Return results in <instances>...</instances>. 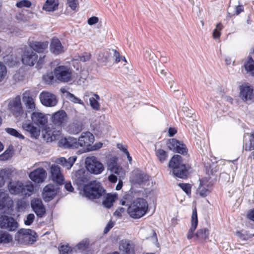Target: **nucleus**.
<instances>
[{
    "mask_svg": "<svg viewBox=\"0 0 254 254\" xmlns=\"http://www.w3.org/2000/svg\"><path fill=\"white\" fill-rule=\"evenodd\" d=\"M168 167L175 177L184 180L188 178L191 169V165L189 163H184L183 157L178 154L174 155L171 157Z\"/></svg>",
    "mask_w": 254,
    "mask_h": 254,
    "instance_id": "nucleus-1",
    "label": "nucleus"
},
{
    "mask_svg": "<svg viewBox=\"0 0 254 254\" xmlns=\"http://www.w3.org/2000/svg\"><path fill=\"white\" fill-rule=\"evenodd\" d=\"M148 203L145 199L137 197L129 203L127 208V212L131 218L139 219L148 212Z\"/></svg>",
    "mask_w": 254,
    "mask_h": 254,
    "instance_id": "nucleus-2",
    "label": "nucleus"
},
{
    "mask_svg": "<svg viewBox=\"0 0 254 254\" xmlns=\"http://www.w3.org/2000/svg\"><path fill=\"white\" fill-rule=\"evenodd\" d=\"M217 172L214 171L211 167L207 171V177H204L199 179V185L196 190V194L201 197L206 196L211 191L210 189L217 180V175L215 174Z\"/></svg>",
    "mask_w": 254,
    "mask_h": 254,
    "instance_id": "nucleus-3",
    "label": "nucleus"
},
{
    "mask_svg": "<svg viewBox=\"0 0 254 254\" xmlns=\"http://www.w3.org/2000/svg\"><path fill=\"white\" fill-rule=\"evenodd\" d=\"M105 191L101 183L97 181H91L83 186L84 195L90 199L101 198Z\"/></svg>",
    "mask_w": 254,
    "mask_h": 254,
    "instance_id": "nucleus-4",
    "label": "nucleus"
},
{
    "mask_svg": "<svg viewBox=\"0 0 254 254\" xmlns=\"http://www.w3.org/2000/svg\"><path fill=\"white\" fill-rule=\"evenodd\" d=\"M46 56H40L38 59V55L32 50H25L22 56V62L26 65L30 66L36 64V67L41 68L45 63Z\"/></svg>",
    "mask_w": 254,
    "mask_h": 254,
    "instance_id": "nucleus-5",
    "label": "nucleus"
},
{
    "mask_svg": "<svg viewBox=\"0 0 254 254\" xmlns=\"http://www.w3.org/2000/svg\"><path fill=\"white\" fill-rule=\"evenodd\" d=\"M8 188L9 192L11 194H21L24 195H30L34 190V186L31 183H29L24 185L20 181L10 182Z\"/></svg>",
    "mask_w": 254,
    "mask_h": 254,
    "instance_id": "nucleus-6",
    "label": "nucleus"
},
{
    "mask_svg": "<svg viewBox=\"0 0 254 254\" xmlns=\"http://www.w3.org/2000/svg\"><path fill=\"white\" fill-rule=\"evenodd\" d=\"M54 73L58 82H68L72 79V70L67 66H58L54 68Z\"/></svg>",
    "mask_w": 254,
    "mask_h": 254,
    "instance_id": "nucleus-7",
    "label": "nucleus"
},
{
    "mask_svg": "<svg viewBox=\"0 0 254 254\" xmlns=\"http://www.w3.org/2000/svg\"><path fill=\"white\" fill-rule=\"evenodd\" d=\"M36 233L31 229H20L15 235V239L19 244H31L36 241Z\"/></svg>",
    "mask_w": 254,
    "mask_h": 254,
    "instance_id": "nucleus-8",
    "label": "nucleus"
},
{
    "mask_svg": "<svg viewBox=\"0 0 254 254\" xmlns=\"http://www.w3.org/2000/svg\"><path fill=\"white\" fill-rule=\"evenodd\" d=\"M85 164L87 171L95 175L100 174L104 170L103 164L94 156L87 157Z\"/></svg>",
    "mask_w": 254,
    "mask_h": 254,
    "instance_id": "nucleus-9",
    "label": "nucleus"
},
{
    "mask_svg": "<svg viewBox=\"0 0 254 254\" xmlns=\"http://www.w3.org/2000/svg\"><path fill=\"white\" fill-rule=\"evenodd\" d=\"M62 128L53 126L52 127L47 126L44 129L43 137L47 142H52L55 140L61 139L63 136Z\"/></svg>",
    "mask_w": 254,
    "mask_h": 254,
    "instance_id": "nucleus-10",
    "label": "nucleus"
},
{
    "mask_svg": "<svg viewBox=\"0 0 254 254\" xmlns=\"http://www.w3.org/2000/svg\"><path fill=\"white\" fill-rule=\"evenodd\" d=\"M8 110L16 118H20L23 115L24 109L19 95L16 96L9 102Z\"/></svg>",
    "mask_w": 254,
    "mask_h": 254,
    "instance_id": "nucleus-11",
    "label": "nucleus"
},
{
    "mask_svg": "<svg viewBox=\"0 0 254 254\" xmlns=\"http://www.w3.org/2000/svg\"><path fill=\"white\" fill-rule=\"evenodd\" d=\"M13 205V200L8 194L3 190L0 189V214H8Z\"/></svg>",
    "mask_w": 254,
    "mask_h": 254,
    "instance_id": "nucleus-12",
    "label": "nucleus"
},
{
    "mask_svg": "<svg viewBox=\"0 0 254 254\" xmlns=\"http://www.w3.org/2000/svg\"><path fill=\"white\" fill-rule=\"evenodd\" d=\"M168 149L174 152L186 155L188 153V149L186 145L182 142L179 141L176 138L168 139L166 142Z\"/></svg>",
    "mask_w": 254,
    "mask_h": 254,
    "instance_id": "nucleus-13",
    "label": "nucleus"
},
{
    "mask_svg": "<svg viewBox=\"0 0 254 254\" xmlns=\"http://www.w3.org/2000/svg\"><path fill=\"white\" fill-rule=\"evenodd\" d=\"M149 180V176L138 169H134L131 173L130 182L134 185H140Z\"/></svg>",
    "mask_w": 254,
    "mask_h": 254,
    "instance_id": "nucleus-14",
    "label": "nucleus"
},
{
    "mask_svg": "<svg viewBox=\"0 0 254 254\" xmlns=\"http://www.w3.org/2000/svg\"><path fill=\"white\" fill-rule=\"evenodd\" d=\"M0 227L9 231H14L18 227V223L12 217L6 215L0 216Z\"/></svg>",
    "mask_w": 254,
    "mask_h": 254,
    "instance_id": "nucleus-15",
    "label": "nucleus"
},
{
    "mask_svg": "<svg viewBox=\"0 0 254 254\" xmlns=\"http://www.w3.org/2000/svg\"><path fill=\"white\" fill-rule=\"evenodd\" d=\"M41 104L46 107H54L58 104L56 96L48 91H43L39 95Z\"/></svg>",
    "mask_w": 254,
    "mask_h": 254,
    "instance_id": "nucleus-16",
    "label": "nucleus"
},
{
    "mask_svg": "<svg viewBox=\"0 0 254 254\" xmlns=\"http://www.w3.org/2000/svg\"><path fill=\"white\" fill-rule=\"evenodd\" d=\"M36 96L30 90H26L22 94V100L28 112H34L36 109Z\"/></svg>",
    "mask_w": 254,
    "mask_h": 254,
    "instance_id": "nucleus-17",
    "label": "nucleus"
},
{
    "mask_svg": "<svg viewBox=\"0 0 254 254\" xmlns=\"http://www.w3.org/2000/svg\"><path fill=\"white\" fill-rule=\"evenodd\" d=\"M32 122L35 125L43 130L48 126V119L47 116L43 113L34 111L31 115Z\"/></svg>",
    "mask_w": 254,
    "mask_h": 254,
    "instance_id": "nucleus-18",
    "label": "nucleus"
},
{
    "mask_svg": "<svg viewBox=\"0 0 254 254\" xmlns=\"http://www.w3.org/2000/svg\"><path fill=\"white\" fill-rule=\"evenodd\" d=\"M67 121V116L64 110H60L53 114L51 122L55 126L62 128Z\"/></svg>",
    "mask_w": 254,
    "mask_h": 254,
    "instance_id": "nucleus-19",
    "label": "nucleus"
},
{
    "mask_svg": "<svg viewBox=\"0 0 254 254\" xmlns=\"http://www.w3.org/2000/svg\"><path fill=\"white\" fill-rule=\"evenodd\" d=\"M240 97L244 101L254 100V90L252 86L245 83L240 86Z\"/></svg>",
    "mask_w": 254,
    "mask_h": 254,
    "instance_id": "nucleus-20",
    "label": "nucleus"
},
{
    "mask_svg": "<svg viewBox=\"0 0 254 254\" xmlns=\"http://www.w3.org/2000/svg\"><path fill=\"white\" fill-rule=\"evenodd\" d=\"M29 178L36 184L42 183L47 177L46 171L42 167L38 168L29 174Z\"/></svg>",
    "mask_w": 254,
    "mask_h": 254,
    "instance_id": "nucleus-21",
    "label": "nucleus"
},
{
    "mask_svg": "<svg viewBox=\"0 0 254 254\" xmlns=\"http://www.w3.org/2000/svg\"><path fill=\"white\" fill-rule=\"evenodd\" d=\"M95 140L94 136L89 131L83 132L78 138L79 147H82L88 151V148L92 144Z\"/></svg>",
    "mask_w": 254,
    "mask_h": 254,
    "instance_id": "nucleus-22",
    "label": "nucleus"
},
{
    "mask_svg": "<svg viewBox=\"0 0 254 254\" xmlns=\"http://www.w3.org/2000/svg\"><path fill=\"white\" fill-rule=\"evenodd\" d=\"M31 206L36 215L42 218L46 213V209L42 201L39 198H34L31 201Z\"/></svg>",
    "mask_w": 254,
    "mask_h": 254,
    "instance_id": "nucleus-23",
    "label": "nucleus"
},
{
    "mask_svg": "<svg viewBox=\"0 0 254 254\" xmlns=\"http://www.w3.org/2000/svg\"><path fill=\"white\" fill-rule=\"evenodd\" d=\"M50 172L52 179L54 182L59 185L63 184L64 177L62 174L61 168L58 165H52L51 167Z\"/></svg>",
    "mask_w": 254,
    "mask_h": 254,
    "instance_id": "nucleus-24",
    "label": "nucleus"
},
{
    "mask_svg": "<svg viewBox=\"0 0 254 254\" xmlns=\"http://www.w3.org/2000/svg\"><path fill=\"white\" fill-rule=\"evenodd\" d=\"M78 139L74 137L62 138L59 141L60 146L65 148H78L79 147Z\"/></svg>",
    "mask_w": 254,
    "mask_h": 254,
    "instance_id": "nucleus-25",
    "label": "nucleus"
},
{
    "mask_svg": "<svg viewBox=\"0 0 254 254\" xmlns=\"http://www.w3.org/2000/svg\"><path fill=\"white\" fill-rule=\"evenodd\" d=\"M87 174L88 172L84 168L76 171L73 177L75 182L79 186L84 185L88 180Z\"/></svg>",
    "mask_w": 254,
    "mask_h": 254,
    "instance_id": "nucleus-26",
    "label": "nucleus"
},
{
    "mask_svg": "<svg viewBox=\"0 0 254 254\" xmlns=\"http://www.w3.org/2000/svg\"><path fill=\"white\" fill-rule=\"evenodd\" d=\"M50 51L55 55H59L64 52V47L58 38L54 37L51 39Z\"/></svg>",
    "mask_w": 254,
    "mask_h": 254,
    "instance_id": "nucleus-27",
    "label": "nucleus"
},
{
    "mask_svg": "<svg viewBox=\"0 0 254 254\" xmlns=\"http://www.w3.org/2000/svg\"><path fill=\"white\" fill-rule=\"evenodd\" d=\"M118 159L116 156L110 158L107 161L108 169L114 174L119 175L122 172V168L118 163Z\"/></svg>",
    "mask_w": 254,
    "mask_h": 254,
    "instance_id": "nucleus-28",
    "label": "nucleus"
},
{
    "mask_svg": "<svg viewBox=\"0 0 254 254\" xmlns=\"http://www.w3.org/2000/svg\"><path fill=\"white\" fill-rule=\"evenodd\" d=\"M28 45L33 51L42 53L48 48L49 42L47 41L43 42L31 41L29 42Z\"/></svg>",
    "mask_w": 254,
    "mask_h": 254,
    "instance_id": "nucleus-29",
    "label": "nucleus"
},
{
    "mask_svg": "<svg viewBox=\"0 0 254 254\" xmlns=\"http://www.w3.org/2000/svg\"><path fill=\"white\" fill-rule=\"evenodd\" d=\"M119 250L123 254H135L133 244L127 240H122L119 245Z\"/></svg>",
    "mask_w": 254,
    "mask_h": 254,
    "instance_id": "nucleus-30",
    "label": "nucleus"
},
{
    "mask_svg": "<svg viewBox=\"0 0 254 254\" xmlns=\"http://www.w3.org/2000/svg\"><path fill=\"white\" fill-rule=\"evenodd\" d=\"M198 225V218L197 214V210L194 208L192 210V215L191 217V227L189 230L187 234V238L189 240L191 239L194 236V232L196 230Z\"/></svg>",
    "mask_w": 254,
    "mask_h": 254,
    "instance_id": "nucleus-31",
    "label": "nucleus"
},
{
    "mask_svg": "<svg viewBox=\"0 0 254 254\" xmlns=\"http://www.w3.org/2000/svg\"><path fill=\"white\" fill-rule=\"evenodd\" d=\"M57 195V191L53 185H48L43 189V197L45 201H50Z\"/></svg>",
    "mask_w": 254,
    "mask_h": 254,
    "instance_id": "nucleus-32",
    "label": "nucleus"
},
{
    "mask_svg": "<svg viewBox=\"0 0 254 254\" xmlns=\"http://www.w3.org/2000/svg\"><path fill=\"white\" fill-rule=\"evenodd\" d=\"M22 128L25 131L29 132L31 137L36 138L39 136L40 134V130L34 127L31 123H23Z\"/></svg>",
    "mask_w": 254,
    "mask_h": 254,
    "instance_id": "nucleus-33",
    "label": "nucleus"
},
{
    "mask_svg": "<svg viewBox=\"0 0 254 254\" xmlns=\"http://www.w3.org/2000/svg\"><path fill=\"white\" fill-rule=\"evenodd\" d=\"M89 241L83 240L76 246V248L81 252H85V254H93V251L90 249Z\"/></svg>",
    "mask_w": 254,
    "mask_h": 254,
    "instance_id": "nucleus-34",
    "label": "nucleus"
},
{
    "mask_svg": "<svg viewBox=\"0 0 254 254\" xmlns=\"http://www.w3.org/2000/svg\"><path fill=\"white\" fill-rule=\"evenodd\" d=\"M58 6L59 0H47L43 9L47 11H53L58 9Z\"/></svg>",
    "mask_w": 254,
    "mask_h": 254,
    "instance_id": "nucleus-35",
    "label": "nucleus"
},
{
    "mask_svg": "<svg viewBox=\"0 0 254 254\" xmlns=\"http://www.w3.org/2000/svg\"><path fill=\"white\" fill-rule=\"evenodd\" d=\"M196 238L200 241H205L208 238L209 230L207 228H201L198 230L194 235Z\"/></svg>",
    "mask_w": 254,
    "mask_h": 254,
    "instance_id": "nucleus-36",
    "label": "nucleus"
},
{
    "mask_svg": "<svg viewBox=\"0 0 254 254\" xmlns=\"http://www.w3.org/2000/svg\"><path fill=\"white\" fill-rule=\"evenodd\" d=\"M244 66L247 72L254 76V60L251 57H249L245 63Z\"/></svg>",
    "mask_w": 254,
    "mask_h": 254,
    "instance_id": "nucleus-37",
    "label": "nucleus"
},
{
    "mask_svg": "<svg viewBox=\"0 0 254 254\" xmlns=\"http://www.w3.org/2000/svg\"><path fill=\"white\" fill-rule=\"evenodd\" d=\"M155 155L161 163H164L167 161L168 157V154L167 151L163 149H155Z\"/></svg>",
    "mask_w": 254,
    "mask_h": 254,
    "instance_id": "nucleus-38",
    "label": "nucleus"
},
{
    "mask_svg": "<svg viewBox=\"0 0 254 254\" xmlns=\"http://www.w3.org/2000/svg\"><path fill=\"white\" fill-rule=\"evenodd\" d=\"M117 199V195L116 194H107L105 199L103 201L104 205L107 207L110 208L113 205V203L116 201Z\"/></svg>",
    "mask_w": 254,
    "mask_h": 254,
    "instance_id": "nucleus-39",
    "label": "nucleus"
},
{
    "mask_svg": "<svg viewBox=\"0 0 254 254\" xmlns=\"http://www.w3.org/2000/svg\"><path fill=\"white\" fill-rule=\"evenodd\" d=\"M11 236L6 232L0 231V244L8 243L11 241Z\"/></svg>",
    "mask_w": 254,
    "mask_h": 254,
    "instance_id": "nucleus-40",
    "label": "nucleus"
},
{
    "mask_svg": "<svg viewBox=\"0 0 254 254\" xmlns=\"http://www.w3.org/2000/svg\"><path fill=\"white\" fill-rule=\"evenodd\" d=\"M223 28V25L221 23L219 22L216 24V28L213 30L212 33V37L215 39H218L220 38V37L221 35V31Z\"/></svg>",
    "mask_w": 254,
    "mask_h": 254,
    "instance_id": "nucleus-41",
    "label": "nucleus"
},
{
    "mask_svg": "<svg viewBox=\"0 0 254 254\" xmlns=\"http://www.w3.org/2000/svg\"><path fill=\"white\" fill-rule=\"evenodd\" d=\"M43 79L47 84H51L55 81H57L55 78L54 71L47 73L46 74L44 75Z\"/></svg>",
    "mask_w": 254,
    "mask_h": 254,
    "instance_id": "nucleus-42",
    "label": "nucleus"
},
{
    "mask_svg": "<svg viewBox=\"0 0 254 254\" xmlns=\"http://www.w3.org/2000/svg\"><path fill=\"white\" fill-rule=\"evenodd\" d=\"M5 131L7 133L10 134L12 136H13L15 137L20 138V139H24V136L19 132H18L15 129L13 128H6Z\"/></svg>",
    "mask_w": 254,
    "mask_h": 254,
    "instance_id": "nucleus-43",
    "label": "nucleus"
},
{
    "mask_svg": "<svg viewBox=\"0 0 254 254\" xmlns=\"http://www.w3.org/2000/svg\"><path fill=\"white\" fill-rule=\"evenodd\" d=\"M178 186L188 195H190L191 192V186L188 183H179Z\"/></svg>",
    "mask_w": 254,
    "mask_h": 254,
    "instance_id": "nucleus-44",
    "label": "nucleus"
},
{
    "mask_svg": "<svg viewBox=\"0 0 254 254\" xmlns=\"http://www.w3.org/2000/svg\"><path fill=\"white\" fill-rule=\"evenodd\" d=\"M60 254H72V249L68 245H62L59 248Z\"/></svg>",
    "mask_w": 254,
    "mask_h": 254,
    "instance_id": "nucleus-45",
    "label": "nucleus"
},
{
    "mask_svg": "<svg viewBox=\"0 0 254 254\" xmlns=\"http://www.w3.org/2000/svg\"><path fill=\"white\" fill-rule=\"evenodd\" d=\"M83 129L82 125L79 124H75L69 127L70 132L72 134H77Z\"/></svg>",
    "mask_w": 254,
    "mask_h": 254,
    "instance_id": "nucleus-46",
    "label": "nucleus"
},
{
    "mask_svg": "<svg viewBox=\"0 0 254 254\" xmlns=\"http://www.w3.org/2000/svg\"><path fill=\"white\" fill-rule=\"evenodd\" d=\"M92 55L91 53L88 52H84L80 56H78L77 60L82 62H86L89 61L91 59Z\"/></svg>",
    "mask_w": 254,
    "mask_h": 254,
    "instance_id": "nucleus-47",
    "label": "nucleus"
},
{
    "mask_svg": "<svg viewBox=\"0 0 254 254\" xmlns=\"http://www.w3.org/2000/svg\"><path fill=\"white\" fill-rule=\"evenodd\" d=\"M131 196L128 193L124 194L122 198L120 200V204L122 205L128 206L129 204V203L131 202Z\"/></svg>",
    "mask_w": 254,
    "mask_h": 254,
    "instance_id": "nucleus-48",
    "label": "nucleus"
},
{
    "mask_svg": "<svg viewBox=\"0 0 254 254\" xmlns=\"http://www.w3.org/2000/svg\"><path fill=\"white\" fill-rule=\"evenodd\" d=\"M7 69L5 65L0 62V82L2 81L6 76Z\"/></svg>",
    "mask_w": 254,
    "mask_h": 254,
    "instance_id": "nucleus-49",
    "label": "nucleus"
},
{
    "mask_svg": "<svg viewBox=\"0 0 254 254\" xmlns=\"http://www.w3.org/2000/svg\"><path fill=\"white\" fill-rule=\"evenodd\" d=\"M12 152L11 150L6 149L3 153L0 155V160L5 161L12 157Z\"/></svg>",
    "mask_w": 254,
    "mask_h": 254,
    "instance_id": "nucleus-50",
    "label": "nucleus"
},
{
    "mask_svg": "<svg viewBox=\"0 0 254 254\" xmlns=\"http://www.w3.org/2000/svg\"><path fill=\"white\" fill-rule=\"evenodd\" d=\"M89 102L90 105L93 109L96 111H99L100 110V104L95 98H90Z\"/></svg>",
    "mask_w": 254,
    "mask_h": 254,
    "instance_id": "nucleus-51",
    "label": "nucleus"
},
{
    "mask_svg": "<svg viewBox=\"0 0 254 254\" xmlns=\"http://www.w3.org/2000/svg\"><path fill=\"white\" fill-rule=\"evenodd\" d=\"M16 5L19 8H22L23 7H30L31 5V2L28 0H22L17 2Z\"/></svg>",
    "mask_w": 254,
    "mask_h": 254,
    "instance_id": "nucleus-52",
    "label": "nucleus"
},
{
    "mask_svg": "<svg viewBox=\"0 0 254 254\" xmlns=\"http://www.w3.org/2000/svg\"><path fill=\"white\" fill-rule=\"evenodd\" d=\"M28 204L27 203L22 200H18L16 203V208L18 211H23L26 209Z\"/></svg>",
    "mask_w": 254,
    "mask_h": 254,
    "instance_id": "nucleus-53",
    "label": "nucleus"
},
{
    "mask_svg": "<svg viewBox=\"0 0 254 254\" xmlns=\"http://www.w3.org/2000/svg\"><path fill=\"white\" fill-rule=\"evenodd\" d=\"M76 160L75 157H70L68 160H66V162L64 163V167L66 168L67 169H69L72 166L75 161Z\"/></svg>",
    "mask_w": 254,
    "mask_h": 254,
    "instance_id": "nucleus-54",
    "label": "nucleus"
},
{
    "mask_svg": "<svg viewBox=\"0 0 254 254\" xmlns=\"http://www.w3.org/2000/svg\"><path fill=\"white\" fill-rule=\"evenodd\" d=\"M67 4L72 10H75L79 5L77 0H67Z\"/></svg>",
    "mask_w": 254,
    "mask_h": 254,
    "instance_id": "nucleus-55",
    "label": "nucleus"
},
{
    "mask_svg": "<svg viewBox=\"0 0 254 254\" xmlns=\"http://www.w3.org/2000/svg\"><path fill=\"white\" fill-rule=\"evenodd\" d=\"M34 219V215L32 213L29 214L27 216L26 220H24V224L27 226H29L33 222Z\"/></svg>",
    "mask_w": 254,
    "mask_h": 254,
    "instance_id": "nucleus-56",
    "label": "nucleus"
},
{
    "mask_svg": "<svg viewBox=\"0 0 254 254\" xmlns=\"http://www.w3.org/2000/svg\"><path fill=\"white\" fill-rule=\"evenodd\" d=\"M6 172L4 170L0 171V187L4 185L6 178Z\"/></svg>",
    "mask_w": 254,
    "mask_h": 254,
    "instance_id": "nucleus-57",
    "label": "nucleus"
},
{
    "mask_svg": "<svg viewBox=\"0 0 254 254\" xmlns=\"http://www.w3.org/2000/svg\"><path fill=\"white\" fill-rule=\"evenodd\" d=\"M103 146V143L99 142L96 143L94 145L91 144L89 148H88V151L96 150L101 148Z\"/></svg>",
    "mask_w": 254,
    "mask_h": 254,
    "instance_id": "nucleus-58",
    "label": "nucleus"
},
{
    "mask_svg": "<svg viewBox=\"0 0 254 254\" xmlns=\"http://www.w3.org/2000/svg\"><path fill=\"white\" fill-rule=\"evenodd\" d=\"M69 96L71 98V101L74 103H78L79 104H83L81 100L75 96L73 94L68 92Z\"/></svg>",
    "mask_w": 254,
    "mask_h": 254,
    "instance_id": "nucleus-59",
    "label": "nucleus"
},
{
    "mask_svg": "<svg viewBox=\"0 0 254 254\" xmlns=\"http://www.w3.org/2000/svg\"><path fill=\"white\" fill-rule=\"evenodd\" d=\"M99 22V18L98 17L93 16L89 18L87 20V23L89 25H92L97 23Z\"/></svg>",
    "mask_w": 254,
    "mask_h": 254,
    "instance_id": "nucleus-60",
    "label": "nucleus"
},
{
    "mask_svg": "<svg viewBox=\"0 0 254 254\" xmlns=\"http://www.w3.org/2000/svg\"><path fill=\"white\" fill-rule=\"evenodd\" d=\"M125 209L123 207H119L114 212V215L118 217H121L122 216V213L125 212Z\"/></svg>",
    "mask_w": 254,
    "mask_h": 254,
    "instance_id": "nucleus-61",
    "label": "nucleus"
},
{
    "mask_svg": "<svg viewBox=\"0 0 254 254\" xmlns=\"http://www.w3.org/2000/svg\"><path fill=\"white\" fill-rule=\"evenodd\" d=\"M247 218L254 222V208L248 211L247 214Z\"/></svg>",
    "mask_w": 254,
    "mask_h": 254,
    "instance_id": "nucleus-62",
    "label": "nucleus"
},
{
    "mask_svg": "<svg viewBox=\"0 0 254 254\" xmlns=\"http://www.w3.org/2000/svg\"><path fill=\"white\" fill-rule=\"evenodd\" d=\"M114 56L115 57V63H119L122 59L120 53L116 50H114Z\"/></svg>",
    "mask_w": 254,
    "mask_h": 254,
    "instance_id": "nucleus-63",
    "label": "nucleus"
},
{
    "mask_svg": "<svg viewBox=\"0 0 254 254\" xmlns=\"http://www.w3.org/2000/svg\"><path fill=\"white\" fill-rule=\"evenodd\" d=\"M64 188L65 189L69 191V192H73L74 190V188H73L71 183L66 182L64 184Z\"/></svg>",
    "mask_w": 254,
    "mask_h": 254,
    "instance_id": "nucleus-64",
    "label": "nucleus"
}]
</instances>
